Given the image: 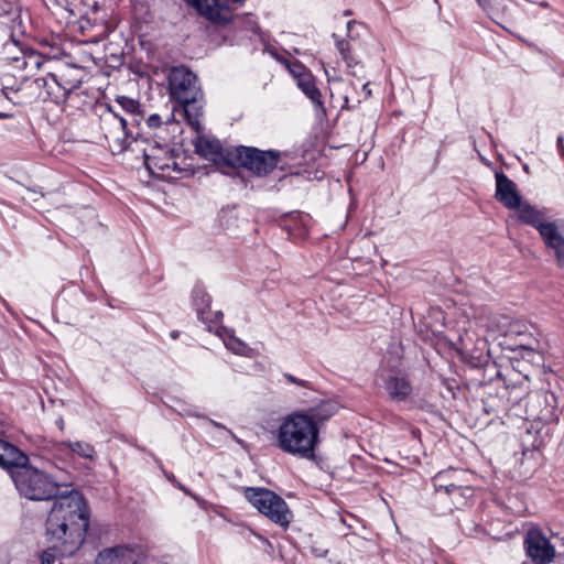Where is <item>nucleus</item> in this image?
Returning a JSON list of instances; mask_svg holds the SVG:
<instances>
[{
  "mask_svg": "<svg viewBox=\"0 0 564 564\" xmlns=\"http://www.w3.org/2000/svg\"><path fill=\"white\" fill-rule=\"evenodd\" d=\"M89 517L86 499L78 490L61 497L46 519L47 549L41 555V564L74 555L85 542Z\"/></svg>",
  "mask_w": 564,
  "mask_h": 564,
  "instance_id": "f257e3e1",
  "label": "nucleus"
},
{
  "mask_svg": "<svg viewBox=\"0 0 564 564\" xmlns=\"http://www.w3.org/2000/svg\"><path fill=\"white\" fill-rule=\"evenodd\" d=\"M0 467L8 471L19 495L28 500H55V503L65 496L59 492L61 485L54 477L32 466L29 456L8 441L0 448Z\"/></svg>",
  "mask_w": 564,
  "mask_h": 564,
  "instance_id": "f03ea898",
  "label": "nucleus"
},
{
  "mask_svg": "<svg viewBox=\"0 0 564 564\" xmlns=\"http://www.w3.org/2000/svg\"><path fill=\"white\" fill-rule=\"evenodd\" d=\"M318 443V429L302 412L286 415L279 426L276 445L286 454L312 459Z\"/></svg>",
  "mask_w": 564,
  "mask_h": 564,
  "instance_id": "7ed1b4c3",
  "label": "nucleus"
},
{
  "mask_svg": "<svg viewBox=\"0 0 564 564\" xmlns=\"http://www.w3.org/2000/svg\"><path fill=\"white\" fill-rule=\"evenodd\" d=\"M167 89L170 99L183 108L188 124L198 128L203 116V91L196 74L184 65L173 66L167 74Z\"/></svg>",
  "mask_w": 564,
  "mask_h": 564,
  "instance_id": "20e7f679",
  "label": "nucleus"
},
{
  "mask_svg": "<svg viewBox=\"0 0 564 564\" xmlns=\"http://www.w3.org/2000/svg\"><path fill=\"white\" fill-rule=\"evenodd\" d=\"M198 155L210 161L220 173L238 177L245 183L243 171L247 169V147L225 145L216 138L198 137L195 141Z\"/></svg>",
  "mask_w": 564,
  "mask_h": 564,
  "instance_id": "39448f33",
  "label": "nucleus"
},
{
  "mask_svg": "<svg viewBox=\"0 0 564 564\" xmlns=\"http://www.w3.org/2000/svg\"><path fill=\"white\" fill-rule=\"evenodd\" d=\"M249 502L260 513L283 528L292 520L293 514L286 502L269 489L249 487Z\"/></svg>",
  "mask_w": 564,
  "mask_h": 564,
  "instance_id": "423d86ee",
  "label": "nucleus"
},
{
  "mask_svg": "<svg viewBox=\"0 0 564 564\" xmlns=\"http://www.w3.org/2000/svg\"><path fill=\"white\" fill-rule=\"evenodd\" d=\"M82 69L74 65H65L57 72L48 73L46 77L35 79V83L48 87L47 95L52 96L55 102L66 100L72 91L82 84Z\"/></svg>",
  "mask_w": 564,
  "mask_h": 564,
  "instance_id": "0eeeda50",
  "label": "nucleus"
},
{
  "mask_svg": "<svg viewBox=\"0 0 564 564\" xmlns=\"http://www.w3.org/2000/svg\"><path fill=\"white\" fill-rule=\"evenodd\" d=\"M525 420L538 423H555L556 397L550 391H536L530 393L525 399Z\"/></svg>",
  "mask_w": 564,
  "mask_h": 564,
  "instance_id": "6e6552de",
  "label": "nucleus"
},
{
  "mask_svg": "<svg viewBox=\"0 0 564 564\" xmlns=\"http://www.w3.org/2000/svg\"><path fill=\"white\" fill-rule=\"evenodd\" d=\"M173 153L174 151L167 145H155L149 152L144 151V165L150 174L158 178H164L173 177L171 172L181 173L182 169L178 167Z\"/></svg>",
  "mask_w": 564,
  "mask_h": 564,
  "instance_id": "1a4fd4ad",
  "label": "nucleus"
},
{
  "mask_svg": "<svg viewBox=\"0 0 564 564\" xmlns=\"http://www.w3.org/2000/svg\"><path fill=\"white\" fill-rule=\"evenodd\" d=\"M527 556L533 564H550L555 557V547L539 528H531L524 536Z\"/></svg>",
  "mask_w": 564,
  "mask_h": 564,
  "instance_id": "9d476101",
  "label": "nucleus"
},
{
  "mask_svg": "<svg viewBox=\"0 0 564 564\" xmlns=\"http://www.w3.org/2000/svg\"><path fill=\"white\" fill-rule=\"evenodd\" d=\"M197 12L215 23H225L230 20V4L243 0H184Z\"/></svg>",
  "mask_w": 564,
  "mask_h": 564,
  "instance_id": "9b49d317",
  "label": "nucleus"
},
{
  "mask_svg": "<svg viewBox=\"0 0 564 564\" xmlns=\"http://www.w3.org/2000/svg\"><path fill=\"white\" fill-rule=\"evenodd\" d=\"M192 303L197 313L198 318L207 325L208 330L213 329L220 323L223 318V312L210 310L212 296L206 292L203 284H195L192 291Z\"/></svg>",
  "mask_w": 564,
  "mask_h": 564,
  "instance_id": "f8f14e48",
  "label": "nucleus"
},
{
  "mask_svg": "<svg viewBox=\"0 0 564 564\" xmlns=\"http://www.w3.org/2000/svg\"><path fill=\"white\" fill-rule=\"evenodd\" d=\"M280 159L279 151L249 147V172L257 176H267L278 166Z\"/></svg>",
  "mask_w": 564,
  "mask_h": 564,
  "instance_id": "ddd939ff",
  "label": "nucleus"
},
{
  "mask_svg": "<svg viewBox=\"0 0 564 564\" xmlns=\"http://www.w3.org/2000/svg\"><path fill=\"white\" fill-rule=\"evenodd\" d=\"M496 199L506 208L516 209L520 207L521 196L517 186L503 172H496Z\"/></svg>",
  "mask_w": 564,
  "mask_h": 564,
  "instance_id": "4468645a",
  "label": "nucleus"
},
{
  "mask_svg": "<svg viewBox=\"0 0 564 564\" xmlns=\"http://www.w3.org/2000/svg\"><path fill=\"white\" fill-rule=\"evenodd\" d=\"M95 564H139V555L131 547L116 545L101 550L97 554Z\"/></svg>",
  "mask_w": 564,
  "mask_h": 564,
  "instance_id": "2eb2a0df",
  "label": "nucleus"
},
{
  "mask_svg": "<svg viewBox=\"0 0 564 564\" xmlns=\"http://www.w3.org/2000/svg\"><path fill=\"white\" fill-rule=\"evenodd\" d=\"M466 476L467 471L454 468L438 471L433 478L435 500H443V492L453 489L454 486L466 484Z\"/></svg>",
  "mask_w": 564,
  "mask_h": 564,
  "instance_id": "dca6fc26",
  "label": "nucleus"
},
{
  "mask_svg": "<svg viewBox=\"0 0 564 564\" xmlns=\"http://www.w3.org/2000/svg\"><path fill=\"white\" fill-rule=\"evenodd\" d=\"M109 112L111 113L110 121H112L116 132H110L111 137H117L121 131L127 138H131L132 140H137L139 132H134V128H139L141 121L144 119V112L142 110L135 111L133 113L128 115L127 117L119 116L112 112L109 107Z\"/></svg>",
  "mask_w": 564,
  "mask_h": 564,
  "instance_id": "f3484780",
  "label": "nucleus"
},
{
  "mask_svg": "<svg viewBox=\"0 0 564 564\" xmlns=\"http://www.w3.org/2000/svg\"><path fill=\"white\" fill-rule=\"evenodd\" d=\"M516 209H518L520 221L536 228L541 237H544L547 229H551L555 225L554 223H545L544 215L528 203L522 204L520 202V207Z\"/></svg>",
  "mask_w": 564,
  "mask_h": 564,
  "instance_id": "a211bd4d",
  "label": "nucleus"
},
{
  "mask_svg": "<svg viewBox=\"0 0 564 564\" xmlns=\"http://www.w3.org/2000/svg\"><path fill=\"white\" fill-rule=\"evenodd\" d=\"M550 434V423L530 422L521 436L522 444L528 449H539L542 447Z\"/></svg>",
  "mask_w": 564,
  "mask_h": 564,
  "instance_id": "6ab92c4d",
  "label": "nucleus"
},
{
  "mask_svg": "<svg viewBox=\"0 0 564 564\" xmlns=\"http://www.w3.org/2000/svg\"><path fill=\"white\" fill-rule=\"evenodd\" d=\"M522 327L524 326L518 323L511 326L510 333H516L520 337L519 341L511 349L519 350L523 358L528 357L533 360L534 356L539 354L541 345L531 334L521 330Z\"/></svg>",
  "mask_w": 564,
  "mask_h": 564,
  "instance_id": "aec40b11",
  "label": "nucleus"
},
{
  "mask_svg": "<svg viewBox=\"0 0 564 564\" xmlns=\"http://www.w3.org/2000/svg\"><path fill=\"white\" fill-rule=\"evenodd\" d=\"M384 390L393 401H405L412 393V384L405 376H388L383 383Z\"/></svg>",
  "mask_w": 564,
  "mask_h": 564,
  "instance_id": "412c9836",
  "label": "nucleus"
},
{
  "mask_svg": "<svg viewBox=\"0 0 564 564\" xmlns=\"http://www.w3.org/2000/svg\"><path fill=\"white\" fill-rule=\"evenodd\" d=\"M297 87L302 93L312 101L315 111L322 116H326V109L323 101L321 90L317 88L315 77L313 74L302 75V78L296 82Z\"/></svg>",
  "mask_w": 564,
  "mask_h": 564,
  "instance_id": "4be33fe9",
  "label": "nucleus"
},
{
  "mask_svg": "<svg viewBox=\"0 0 564 564\" xmlns=\"http://www.w3.org/2000/svg\"><path fill=\"white\" fill-rule=\"evenodd\" d=\"M301 412L319 430L321 425L337 412V405L330 401H322L316 406Z\"/></svg>",
  "mask_w": 564,
  "mask_h": 564,
  "instance_id": "5701e85b",
  "label": "nucleus"
},
{
  "mask_svg": "<svg viewBox=\"0 0 564 564\" xmlns=\"http://www.w3.org/2000/svg\"><path fill=\"white\" fill-rule=\"evenodd\" d=\"M545 246L554 251L557 265L564 267V237L558 231L556 225L551 229H547L544 237H542Z\"/></svg>",
  "mask_w": 564,
  "mask_h": 564,
  "instance_id": "b1692460",
  "label": "nucleus"
},
{
  "mask_svg": "<svg viewBox=\"0 0 564 564\" xmlns=\"http://www.w3.org/2000/svg\"><path fill=\"white\" fill-rule=\"evenodd\" d=\"M473 496L474 489L467 484L454 486L453 489L443 492V499L447 497L449 500L448 510L465 506Z\"/></svg>",
  "mask_w": 564,
  "mask_h": 564,
  "instance_id": "393cba45",
  "label": "nucleus"
},
{
  "mask_svg": "<svg viewBox=\"0 0 564 564\" xmlns=\"http://www.w3.org/2000/svg\"><path fill=\"white\" fill-rule=\"evenodd\" d=\"M213 328H215V333L223 339L225 346L229 350L237 355H245L247 345L235 336V332L232 329H228L219 324L213 326Z\"/></svg>",
  "mask_w": 564,
  "mask_h": 564,
  "instance_id": "a878e982",
  "label": "nucleus"
},
{
  "mask_svg": "<svg viewBox=\"0 0 564 564\" xmlns=\"http://www.w3.org/2000/svg\"><path fill=\"white\" fill-rule=\"evenodd\" d=\"M332 37L335 40V46H336L338 53L340 54L341 58L346 63L347 68L350 69V74L352 76H357L358 74L356 70H354V68L360 64V61L357 59L351 54V46H350L349 42L345 39H340L335 33L332 34Z\"/></svg>",
  "mask_w": 564,
  "mask_h": 564,
  "instance_id": "bb28decb",
  "label": "nucleus"
},
{
  "mask_svg": "<svg viewBox=\"0 0 564 564\" xmlns=\"http://www.w3.org/2000/svg\"><path fill=\"white\" fill-rule=\"evenodd\" d=\"M482 410L487 415L501 419L500 414L507 410V401L497 394H489L482 399Z\"/></svg>",
  "mask_w": 564,
  "mask_h": 564,
  "instance_id": "cd10ccee",
  "label": "nucleus"
},
{
  "mask_svg": "<svg viewBox=\"0 0 564 564\" xmlns=\"http://www.w3.org/2000/svg\"><path fill=\"white\" fill-rule=\"evenodd\" d=\"M219 223L221 227L227 231H232L239 227V217L237 213V206L224 207L219 213Z\"/></svg>",
  "mask_w": 564,
  "mask_h": 564,
  "instance_id": "c85d7f7f",
  "label": "nucleus"
},
{
  "mask_svg": "<svg viewBox=\"0 0 564 564\" xmlns=\"http://www.w3.org/2000/svg\"><path fill=\"white\" fill-rule=\"evenodd\" d=\"M67 448H69L73 453H76L78 456L83 458H93L95 455V448L87 442L76 441V442H64Z\"/></svg>",
  "mask_w": 564,
  "mask_h": 564,
  "instance_id": "c756f323",
  "label": "nucleus"
},
{
  "mask_svg": "<svg viewBox=\"0 0 564 564\" xmlns=\"http://www.w3.org/2000/svg\"><path fill=\"white\" fill-rule=\"evenodd\" d=\"M117 102L121 106L127 115L141 110V105L138 100L126 96L118 97Z\"/></svg>",
  "mask_w": 564,
  "mask_h": 564,
  "instance_id": "7c9ffc66",
  "label": "nucleus"
},
{
  "mask_svg": "<svg viewBox=\"0 0 564 564\" xmlns=\"http://www.w3.org/2000/svg\"><path fill=\"white\" fill-rule=\"evenodd\" d=\"M284 62L286 63L288 69L296 79V82H299L302 78V75L311 74V72L299 61L288 62L286 59H284Z\"/></svg>",
  "mask_w": 564,
  "mask_h": 564,
  "instance_id": "2f4dec72",
  "label": "nucleus"
},
{
  "mask_svg": "<svg viewBox=\"0 0 564 564\" xmlns=\"http://www.w3.org/2000/svg\"><path fill=\"white\" fill-rule=\"evenodd\" d=\"M484 366V371L488 376V381H492L495 378L500 377V371L495 362H490L487 360L485 361Z\"/></svg>",
  "mask_w": 564,
  "mask_h": 564,
  "instance_id": "473e14b6",
  "label": "nucleus"
},
{
  "mask_svg": "<svg viewBox=\"0 0 564 564\" xmlns=\"http://www.w3.org/2000/svg\"><path fill=\"white\" fill-rule=\"evenodd\" d=\"M284 378L290 382V383H293V384H297L300 387H303V388H311L310 386V382L306 381V380H302V379H299L290 373H284Z\"/></svg>",
  "mask_w": 564,
  "mask_h": 564,
  "instance_id": "72a5a7b5",
  "label": "nucleus"
},
{
  "mask_svg": "<svg viewBox=\"0 0 564 564\" xmlns=\"http://www.w3.org/2000/svg\"><path fill=\"white\" fill-rule=\"evenodd\" d=\"M145 123L151 129L159 128L162 124L161 117L156 113L151 115L147 118Z\"/></svg>",
  "mask_w": 564,
  "mask_h": 564,
  "instance_id": "f704fd0d",
  "label": "nucleus"
},
{
  "mask_svg": "<svg viewBox=\"0 0 564 564\" xmlns=\"http://www.w3.org/2000/svg\"><path fill=\"white\" fill-rule=\"evenodd\" d=\"M360 102H361L360 99H356L351 102L349 96L346 94V95H344V104L341 106V109H345V110L355 109Z\"/></svg>",
  "mask_w": 564,
  "mask_h": 564,
  "instance_id": "c9c22d12",
  "label": "nucleus"
},
{
  "mask_svg": "<svg viewBox=\"0 0 564 564\" xmlns=\"http://www.w3.org/2000/svg\"><path fill=\"white\" fill-rule=\"evenodd\" d=\"M557 149L562 156H564V138L560 135L556 140Z\"/></svg>",
  "mask_w": 564,
  "mask_h": 564,
  "instance_id": "e433bc0d",
  "label": "nucleus"
},
{
  "mask_svg": "<svg viewBox=\"0 0 564 564\" xmlns=\"http://www.w3.org/2000/svg\"><path fill=\"white\" fill-rule=\"evenodd\" d=\"M362 93L365 94V99L371 96V89L369 88V83H365L361 87Z\"/></svg>",
  "mask_w": 564,
  "mask_h": 564,
  "instance_id": "4c0bfd02",
  "label": "nucleus"
},
{
  "mask_svg": "<svg viewBox=\"0 0 564 564\" xmlns=\"http://www.w3.org/2000/svg\"><path fill=\"white\" fill-rule=\"evenodd\" d=\"M8 91H9V88H8V87H3V88L1 89V93L3 94V96H4L9 101L13 102L14 105L20 104L19 101L13 100V99L9 96V93H8Z\"/></svg>",
  "mask_w": 564,
  "mask_h": 564,
  "instance_id": "58836bf2",
  "label": "nucleus"
},
{
  "mask_svg": "<svg viewBox=\"0 0 564 564\" xmlns=\"http://www.w3.org/2000/svg\"><path fill=\"white\" fill-rule=\"evenodd\" d=\"M476 1L479 4V7H481L484 10H487V8L489 7V1H487V0H476Z\"/></svg>",
  "mask_w": 564,
  "mask_h": 564,
  "instance_id": "ea45409f",
  "label": "nucleus"
},
{
  "mask_svg": "<svg viewBox=\"0 0 564 564\" xmlns=\"http://www.w3.org/2000/svg\"><path fill=\"white\" fill-rule=\"evenodd\" d=\"M11 118H13L12 113L0 111V119H11Z\"/></svg>",
  "mask_w": 564,
  "mask_h": 564,
  "instance_id": "a19ab883",
  "label": "nucleus"
},
{
  "mask_svg": "<svg viewBox=\"0 0 564 564\" xmlns=\"http://www.w3.org/2000/svg\"><path fill=\"white\" fill-rule=\"evenodd\" d=\"M355 24H359V23L357 21H355V20H350V21L347 22V30H348L349 33L351 31L352 25H355Z\"/></svg>",
  "mask_w": 564,
  "mask_h": 564,
  "instance_id": "79ce46f5",
  "label": "nucleus"
},
{
  "mask_svg": "<svg viewBox=\"0 0 564 564\" xmlns=\"http://www.w3.org/2000/svg\"><path fill=\"white\" fill-rule=\"evenodd\" d=\"M459 341L462 344V348L464 350H468V345H467V343L465 341V339L463 337H459Z\"/></svg>",
  "mask_w": 564,
  "mask_h": 564,
  "instance_id": "37998d69",
  "label": "nucleus"
},
{
  "mask_svg": "<svg viewBox=\"0 0 564 564\" xmlns=\"http://www.w3.org/2000/svg\"><path fill=\"white\" fill-rule=\"evenodd\" d=\"M178 335H180V332H178V330H172V332L170 333V336H171L173 339L178 338Z\"/></svg>",
  "mask_w": 564,
  "mask_h": 564,
  "instance_id": "c03bdc74",
  "label": "nucleus"
},
{
  "mask_svg": "<svg viewBox=\"0 0 564 564\" xmlns=\"http://www.w3.org/2000/svg\"><path fill=\"white\" fill-rule=\"evenodd\" d=\"M34 63H35L36 67H40L41 66V56H36Z\"/></svg>",
  "mask_w": 564,
  "mask_h": 564,
  "instance_id": "a18cd8bd",
  "label": "nucleus"
},
{
  "mask_svg": "<svg viewBox=\"0 0 564 564\" xmlns=\"http://www.w3.org/2000/svg\"><path fill=\"white\" fill-rule=\"evenodd\" d=\"M560 540V547H563V555H564V536L558 538Z\"/></svg>",
  "mask_w": 564,
  "mask_h": 564,
  "instance_id": "49530a36",
  "label": "nucleus"
},
{
  "mask_svg": "<svg viewBox=\"0 0 564 564\" xmlns=\"http://www.w3.org/2000/svg\"><path fill=\"white\" fill-rule=\"evenodd\" d=\"M344 14H345V15H350V14H351V11H350V10H346V11L344 12Z\"/></svg>",
  "mask_w": 564,
  "mask_h": 564,
  "instance_id": "de8ad7c7",
  "label": "nucleus"
},
{
  "mask_svg": "<svg viewBox=\"0 0 564 564\" xmlns=\"http://www.w3.org/2000/svg\"><path fill=\"white\" fill-rule=\"evenodd\" d=\"M249 31H252V32H254V33H256V32H257V29H256V28H250V26H249Z\"/></svg>",
  "mask_w": 564,
  "mask_h": 564,
  "instance_id": "09e8293b",
  "label": "nucleus"
},
{
  "mask_svg": "<svg viewBox=\"0 0 564 564\" xmlns=\"http://www.w3.org/2000/svg\"><path fill=\"white\" fill-rule=\"evenodd\" d=\"M63 424V419H59L58 425Z\"/></svg>",
  "mask_w": 564,
  "mask_h": 564,
  "instance_id": "8fccbe9b",
  "label": "nucleus"
},
{
  "mask_svg": "<svg viewBox=\"0 0 564 564\" xmlns=\"http://www.w3.org/2000/svg\"><path fill=\"white\" fill-rule=\"evenodd\" d=\"M63 424V419H59L58 425Z\"/></svg>",
  "mask_w": 564,
  "mask_h": 564,
  "instance_id": "3c124183",
  "label": "nucleus"
}]
</instances>
